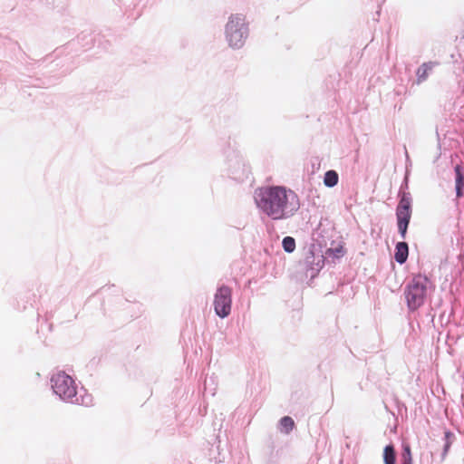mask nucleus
<instances>
[{"instance_id":"obj_2","label":"nucleus","mask_w":464,"mask_h":464,"mask_svg":"<svg viewBox=\"0 0 464 464\" xmlns=\"http://www.w3.org/2000/svg\"><path fill=\"white\" fill-rule=\"evenodd\" d=\"M429 284L428 277L420 274L413 276L408 284L405 289V296L408 307L411 310H417L424 304Z\"/></svg>"},{"instance_id":"obj_7","label":"nucleus","mask_w":464,"mask_h":464,"mask_svg":"<svg viewBox=\"0 0 464 464\" xmlns=\"http://www.w3.org/2000/svg\"><path fill=\"white\" fill-rule=\"evenodd\" d=\"M408 254H409V249H408L407 243L399 242L395 247V255H394L395 260L400 264H403V263H405V261L408 258Z\"/></svg>"},{"instance_id":"obj_14","label":"nucleus","mask_w":464,"mask_h":464,"mask_svg":"<svg viewBox=\"0 0 464 464\" xmlns=\"http://www.w3.org/2000/svg\"><path fill=\"white\" fill-rule=\"evenodd\" d=\"M283 248L287 253H292L295 249V240L292 237H285L282 241Z\"/></svg>"},{"instance_id":"obj_12","label":"nucleus","mask_w":464,"mask_h":464,"mask_svg":"<svg viewBox=\"0 0 464 464\" xmlns=\"http://www.w3.org/2000/svg\"><path fill=\"white\" fill-rule=\"evenodd\" d=\"M281 431L288 434L295 427V421L291 417H283L280 420Z\"/></svg>"},{"instance_id":"obj_4","label":"nucleus","mask_w":464,"mask_h":464,"mask_svg":"<svg viewBox=\"0 0 464 464\" xmlns=\"http://www.w3.org/2000/svg\"><path fill=\"white\" fill-rule=\"evenodd\" d=\"M53 390L63 400H69L77 393L76 385L71 376L63 372H60L53 376Z\"/></svg>"},{"instance_id":"obj_1","label":"nucleus","mask_w":464,"mask_h":464,"mask_svg":"<svg viewBox=\"0 0 464 464\" xmlns=\"http://www.w3.org/2000/svg\"><path fill=\"white\" fill-rule=\"evenodd\" d=\"M257 208L273 220L293 217L300 208L297 194L284 186H266L256 190Z\"/></svg>"},{"instance_id":"obj_3","label":"nucleus","mask_w":464,"mask_h":464,"mask_svg":"<svg viewBox=\"0 0 464 464\" xmlns=\"http://www.w3.org/2000/svg\"><path fill=\"white\" fill-rule=\"evenodd\" d=\"M226 34L232 48H240L244 45L248 34V26L246 17L242 14H232L226 26Z\"/></svg>"},{"instance_id":"obj_11","label":"nucleus","mask_w":464,"mask_h":464,"mask_svg":"<svg viewBox=\"0 0 464 464\" xmlns=\"http://www.w3.org/2000/svg\"><path fill=\"white\" fill-rule=\"evenodd\" d=\"M338 174L334 170H328L324 174V183L326 187L332 188L338 183Z\"/></svg>"},{"instance_id":"obj_10","label":"nucleus","mask_w":464,"mask_h":464,"mask_svg":"<svg viewBox=\"0 0 464 464\" xmlns=\"http://www.w3.org/2000/svg\"><path fill=\"white\" fill-rule=\"evenodd\" d=\"M433 65H434L433 63H425L420 67L418 68V70H417L418 82H421L428 78L429 72L433 68Z\"/></svg>"},{"instance_id":"obj_13","label":"nucleus","mask_w":464,"mask_h":464,"mask_svg":"<svg viewBox=\"0 0 464 464\" xmlns=\"http://www.w3.org/2000/svg\"><path fill=\"white\" fill-rule=\"evenodd\" d=\"M401 464H413L411 446L407 443L402 445Z\"/></svg>"},{"instance_id":"obj_5","label":"nucleus","mask_w":464,"mask_h":464,"mask_svg":"<svg viewBox=\"0 0 464 464\" xmlns=\"http://www.w3.org/2000/svg\"><path fill=\"white\" fill-rule=\"evenodd\" d=\"M398 229L402 238H405L408 225L411 217V198L403 195L396 208Z\"/></svg>"},{"instance_id":"obj_6","label":"nucleus","mask_w":464,"mask_h":464,"mask_svg":"<svg viewBox=\"0 0 464 464\" xmlns=\"http://www.w3.org/2000/svg\"><path fill=\"white\" fill-rule=\"evenodd\" d=\"M232 291L228 286H221L215 295L214 308L216 314L221 317H227L231 311Z\"/></svg>"},{"instance_id":"obj_9","label":"nucleus","mask_w":464,"mask_h":464,"mask_svg":"<svg viewBox=\"0 0 464 464\" xmlns=\"http://www.w3.org/2000/svg\"><path fill=\"white\" fill-rule=\"evenodd\" d=\"M383 462L384 464H395L396 463V452L394 446L390 444L387 445L383 450Z\"/></svg>"},{"instance_id":"obj_15","label":"nucleus","mask_w":464,"mask_h":464,"mask_svg":"<svg viewBox=\"0 0 464 464\" xmlns=\"http://www.w3.org/2000/svg\"><path fill=\"white\" fill-rule=\"evenodd\" d=\"M343 254H344V249L342 246H339L334 248L331 247L326 250V255H328L329 256L336 257V258L343 256Z\"/></svg>"},{"instance_id":"obj_8","label":"nucleus","mask_w":464,"mask_h":464,"mask_svg":"<svg viewBox=\"0 0 464 464\" xmlns=\"http://www.w3.org/2000/svg\"><path fill=\"white\" fill-rule=\"evenodd\" d=\"M455 188H456V195L457 198H460L463 195V186H464V175L461 171L460 165H456L455 167Z\"/></svg>"}]
</instances>
